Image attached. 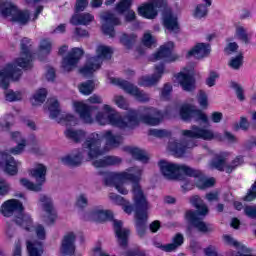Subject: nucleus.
I'll use <instances>...</instances> for the list:
<instances>
[{
  "instance_id": "49530a36",
  "label": "nucleus",
  "mask_w": 256,
  "mask_h": 256,
  "mask_svg": "<svg viewBox=\"0 0 256 256\" xmlns=\"http://www.w3.org/2000/svg\"><path fill=\"white\" fill-rule=\"evenodd\" d=\"M149 135L158 137V139H163L164 137H171V132L165 129H150Z\"/></svg>"
},
{
  "instance_id": "13d9d810",
  "label": "nucleus",
  "mask_w": 256,
  "mask_h": 256,
  "mask_svg": "<svg viewBox=\"0 0 256 256\" xmlns=\"http://www.w3.org/2000/svg\"><path fill=\"white\" fill-rule=\"evenodd\" d=\"M35 233L41 241H43L47 235V232L45 231V227L41 224H38L35 226Z\"/></svg>"
},
{
  "instance_id": "bb28decb",
  "label": "nucleus",
  "mask_w": 256,
  "mask_h": 256,
  "mask_svg": "<svg viewBox=\"0 0 256 256\" xmlns=\"http://www.w3.org/2000/svg\"><path fill=\"white\" fill-rule=\"evenodd\" d=\"M75 239H77V236L73 232H69L64 236V239L62 241L61 246V253L62 255H69L73 256L75 255Z\"/></svg>"
},
{
  "instance_id": "4be33fe9",
  "label": "nucleus",
  "mask_w": 256,
  "mask_h": 256,
  "mask_svg": "<svg viewBox=\"0 0 256 256\" xmlns=\"http://www.w3.org/2000/svg\"><path fill=\"white\" fill-rule=\"evenodd\" d=\"M173 42H168L167 44L160 47L158 52L153 56V61H161L163 59L166 63H172V61H177V55L173 54Z\"/></svg>"
},
{
  "instance_id": "e433bc0d",
  "label": "nucleus",
  "mask_w": 256,
  "mask_h": 256,
  "mask_svg": "<svg viewBox=\"0 0 256 256\" xmlns=\"http://www.w3.org/2000/svg\"><path fill=\"white\" fill-rule=\"evenodd\" d=\"M45 99H47V89L41 88L35 92L31 99V103L34 106L42 105V103H45Z\"/></svg>"
},
{
  "instance_id": "69168bd1",
  "label": "nucleus",
  "mask_w": 256,
  "mask_h": 256,
  "mask_svg": "<svg viewBox=\"0 0 256 256\" xmlns=\"http://www.w3.org/2000/svg\"><path fill=\"white\" fill-rule=\"evenodd\" d=\"M93 167L96 169H101L103 167H107V161L106 158L103 157L102 159H98L92 162Z\"/></svg>"
},
{
  "instance_id": "f03ea898",
  "label": "nucleus",
  "mask_w": 256,
  "mask_h": 256,
  "mask_svg": "<svg viewBox=\"0 0 256 256\" xmlns=\"http://www.w3.org/2000/svg\"><path fill=\"white\" fill-rule=\"evenodd\" d=\"M20 56L14 61L13 64H8L0 70V87L5 89L4 98L5 101L13 103L15 101H21L23 99V92L7 90L11 81H19L23 71L21 69L33 68V52H31V40L24 38L21 41ZM17 67H21L17 68Z\"/></svg>"
},
{
  "instance_id": "f257e3e1",
  "label": "nucleus",
  "mask_w": 256,
  "mask_h": 256,
  "mask_svg": "<svg viewBox=\"0 0 256 256\" xmlns=\"http://www.w3.org/2000/svg\"><path fill=\"white\" fill-rule=\"evenodd\" d=\"M73 105L83 123L91 125L96 121L98 125H112V127H118V129L135 127V125L139 124V121H143L146 125H159L165 117L163 112L153 107L144 108L142 113L130 110L126 116H122L115 112L113 107L104 104L102 111L97 112L94 118L93 110L97 109V107L85 104L84 102H74Z\"/></svg>"
},
{
  "instance_id": "4c0bfd02",
  "label": "nucleus",
  "mask_w": 256,
  "mask_h": 256,
  "mask_svg": "<svg viewBox=\"0 0 256 256\" xmlns=\"http://www.w3.org/2000/svg\"><path fill=\"white\" fill-rule=\"evenodd\" d=\"M78 89L82 95H91L95 91V82L91 80L83 82L78 86Z\"/></svg>"
},
{
  "instance_id": "680f3d73",
  "label": "nucleus",
  "mask_w": 256,
  "mask_h": 256,
  "mask_svg": "<svg viewBox=\"0 0 256 256\" xmlns=\"http://www.w3.org/2000/svg\"><path fill=\"white\" fill-rule=\"evenodd\" d=\"M89 5V0H77L76 1V11H85L87 6Z\"/></svg>"
},
{
  "instance_id": "774afa93",
  "label": "nucleus",
  "mask_w": 256,
  "mask_h": 256,
  "mask_svg": "<svg viewBox=\"0 0 256 256\" xmlns=\"http://www.w3.org/2000/svg\"><path fill=\"white\" fill-rule=\"evenodd\" d=\"M224 139L228 141V143H237L238 139L229 131L224 132Z\"/></svg>"
},
{
  "instance_id": "ea45409f",
  "label": "nucleus",
  "mask_w": 256,
  "mask_h": 256,
  "mask_svg": "<svg viewBox=\"0 0 256 256\" xmlns=\"http://www.w3.org/2000/svg\"><path fill=\"white\" fill-rule=\"evenodd\" d=\"M185 241V238L183 237V234L177 233L173 238H172V243L168 244V248L171 251H177L181 245H183Z\"/></svg>"
},
{
  "instance_id": "4468645a",
  "label": "nucleus",
  "mask_w": 256,
  "mask_h": 256,
  "mask_svg": "<svg viewBox=\"0 0 256 256\" xmlns=\"http://www.w3.org/2000/svg\"><path fill=\"white\" fill-rule=\"evenodd\" d=\"M39 207L44 211L43 221L46 225H53L57 221V212L53 207V199L47 195H41L38 201Z\"/></svg>"
},
{
  "instance_id": "aec40b11",
  "label": "nucleus",
  "mask_w": 256,
  "mask_h": 256,
  "mask_svg": "<svg viewBox=\"0 0 256 256\" xmlns=\"http://www.w3.org/2000/svg\"><path fill=\"white\" fill-rule=\"evenodd\" d=\"M164 73L165 65H156L154 73L151 76H142L138 80V84L140 85V87H153V85H157V83L161 81V77H163Z\"/></svg>"
},
{
  "instance_id": "09e8293b",
  "label": "nucleus",
  "mask_w": 256,
  "mask_h": 256,
  "mask_svg": "<svg viewBox=\"0 0 256 256\" xmlns=\"http://www.w3.org/2000/svg\"><path fill=\"white\" fill-rule=\"evenodd\" d=\"M105 159L107 167L121 165L123 163V159L119 156H105Z\"/></svg>"
},
{
  "instance_id": "0eeeda50",
  "label": "nucleus",
  "mask_w": 256,
  "mask_h": 256,
  "mask_svg": "<svg viewBox=\"0 0 256 256\" xmlns=\"http://www.w3.org/2000/svg\"><path fill=\"white\" fill-rule=\"evenodd\" d=\"M190 203L196 207L197 211L188 210L185 214V219L192 227H195L200 233H211L213 226L203 221V217L209 213V208L203 203L199 196H193Z\"/></svg>"
},
{
  "instance_id": "6ab92c4d",
  "label": "nucleus",
  "mask_w": 256,
  "mask_h": 256,
  "mask_svg": "<svg viewBox=\"0 0 256 256\" xmlns=\"http://www.w3.org/2000/svg\"><path fill=\"white\" fill-rule=\"evenodd\" d=\"M101 19L105 21L102 25L104 35L115 37V25H121V20L111 12H104L101 14Z\"/></svg>"
},
{
  "instance_id": "2f4dec72",
  "label": "nucleus",
  "mask_w": 256,
  "mask_h": 256,
  "mask_svg": "<svg viewBox=\"0 0 256 256\" xmlns=\"http://www.w3.org/2000/svg\"><path fill=\"white\" fill-rule=\"evenodd\" d=\"M14 221L16 225H19L26 231H33V219L29 214H25L22 211L14 218Z\"/></svg>"
},
{
  "instance_id": "e2e57ef3",
  "label": "nucleus",
  "mask_w": 256,
  "mask_h": 256,
  "mask_svg": "<svg viewBox=\"0 0 256 256\" xmlns=\"http://www.w3.org/2000/svg\"><path fill=\"white\" fill-rule=\"evenodd\" d=\"M88 103H91L92 105H101L103 103V98L101 96L94 94L88 98Z\"/></svg>"
},
{
  "instance_id": "0e129e2a",
  "label": "nucleus",
  "mask_w": 256,
  "mask_h": 256,
  "mask_svg": "<svg viewBox=\"0 0 256 256\" xmlns=\"http://www.w3.org/2000/svg\"><path fill=\"white\" fill-rule=\"evenodd\" d=\"M198 103L202 107H207V105H208V103H207V94L205 92H203V91L199 92Z\"/></svg>"
},
{
  "instance_id": "c85d7f7f",
  "label": "nucleus",
  "mask_w": 256,
  "mask_h": 256,
  "mask_svg": "<svg viewBox=\"0 0 256 256\" xmlns=\"http://www.w3.org/2000/svg\"><path fill=\"white\" fill-rule=\"evenodd\" d=\"M164 27L170 33H177L179 31V22L177 21V15L171 11H166L163 15Z\"/></svg>"
},
{
  "instance_id": "864d4df0",
  "label": "nucleus",
  "mask_w": 256,
  "mask_h": 256,
  "mask_svg": "<svg viewBox=\"0 0 256 256\" xmlns=\"http://www.w3.org/2000/svg\"><path fill=\"white\" fill-rule=\"evenodd\" d=\"M76 205L80 209H84V207H87V205H89V199L85 194H80L77 198Z\"/></svg>"
},
{
  "instance_id": "412c9836",
  "label": "nucleus",
  "mask_w": 256,
  "mask_h": 256,
  "mask_svg": "<svg viewBox=\"0 0 256 256\" xmlns=\"http://www.w3.org/2000/svg\"><path fill=\"white\" fill-rule=\"evenodd\" d=\"M194 75L193 70H184L176 75V81L182 87L183 91H194Z\"/></svg>"
},
{
  "instance_id": "f8f14e48",
  "label": "nucleus",
  "mask_w": 256,
  "mask_h": 256,
  "mask_svg": "<svg viewBox=\"0 0 256 256\" xmlns=\"http://www.w3.org/2000/svg\"><path fill=\"white\" fill-rule=\"evenodd\" d=\"M85 55L83 48H72L71 51L62 59L61 69L64 73H70L74 69H77V65L81 58Z\"/></svg>"
},
{
  "instance_id": "dca6fc26",
  "label": "nucleus",
  "mask_w": 256,
  "mask_h": 256,
  "mask_svg": "<svg viewBox=\"0 0 256 256\" xmlns=\"http://www.w3.org/2000/svg\"><path fill=\"white\" fill-rule=\"evenodd\" d=\"M167 2L165 0H150V2L144 3L138 7V15L144 17V19H155L158 13L156 9L166 7Z\"/></svg>"
},
{
  "instance_id": "a211bd4d",
  "label": "nucleus",
  "mask_w": 256,
  "mask_h": 256,
  "mask_svg": "<svg viewBox=\"0 0 256 256\" xmlns=\"http://www.w3.org/2000/svg\"><path fill=\"white\" fill-rule=\"evenodd\" d=\"M195 147L193 140H175L171 139L168 143V149L175 155V157H183L185 153H189V149Z\"/></svg>"
},
{
  "instance_id": "bf43d9fd",
  "label": "nucleus",
  "mask_w": 256,
  "mask_h": 256,
  "mask_svg": "<svg viewBox=\"0 0 256 256\" xmlns=\"http://www.w3.org/2000/svg\"><path fill=\"white\" fill-rule=\"evenodd\" d=\"M237 49H239V45L235 42H231L226 46L224 51L226 55H233V53L237 52Z\"/></svg>"
},
{
  "instance_id": "603ef678",
  "label": "nucleus",
  "mask_w": 256,
  "mask_h": 256,
  "mask_svg": "<svg viewBox=\"0 0 256 256\" xmlns=\"http://www.w3.org/2000/svg\"><path fill=\"white\" fill-rule=\"evenodd\" d=\"M142 43L144 47H153V45H155V38H153V35H151V33L146 32L144 33Z\"/></svg>"
},
{
  "instance_id": "c9c22d12",
  "label": "nucleus",
  "mask_w": 256,
  "mask_h": 256,
  "mask_svg": "<svg viewBox=\"0 0 256 256\" xmlns=\"http://www.w3.org/2000/svg\"><path fill=\"white\" fill-rule=\"evenodd\" d=\"M129 153L132 155L133 159H136V161H141V163L149 162L147 153L139 148H130Z\"/></svg>"
},
{
  "instance_id": "cd10ccee",
  "label": "nucleus",
  "mask_w": 256,
  "mask_h": 256,
  "mask_svg": "<svg viewBox=\"0 0 256 256\" xmlns=\"http://www.w3.org/2000/svg\"><path fill=\"white\" fill-rule=\"evenodd\" d=\"M2 160L4 161V171L7 175L13 176L19 173V165H21V162L15 161V158L7 152L2 153Z\"/></svg>"
},
{
  "instance_id": "58836bf2",
  "label": "nucleus",
  "mask_w": 256,
  "mask_h": 256,
  "mask_svg": "<svg viewBox=\"0 0 256 256\" xmlns=\"http://www.w3.org/2000/svg\"><path fill=\"white\" fill-rule=\"evenodd\" d=\"M137 40V35L135 34H122L120 37V43L124 45L126 49H131L133 47V43Z\"/></svg>"
},
{
  "instance_id": "39448f33",
  "label": "nucleus",
  "mask_w": 256,
  "mask_h": 256,
  "mask_svg": "<svg viewBox=\"0 0 256 256\" xmlns=\"http://www.w3.org/2000/svg\"><path fill=\"white\" fill-rule=\"evenodd\" d=\"M105 149L101 148V136L96 132L88 135L82 144V148L73 150L70 154L61 157L60 161L68 167H79L87 155L88 159H97L105 154Z\"/></svg>"
},
{
  "instance_id": "423d86ee",
  "label": "nucleus",
  "mask_w": 256,
  "mask_h": 256,
  "mask_svg": "<svg viewBox=\"0 0 256 256\" xmlns=\"http://www.w3.org/2000/svg\"><path fill=\"white\" fill-rule=\"evenodd\" d=\"M98 175H104V183L108 187H115V189L120 193L121 195H128L129 190L125 187V182L130 181V183H134L132 185V194L133 189H135V186L140 187L141 192L145 195V192H143V188H141V185L139 184V181H141V177H143V168L139 166H133L130 168H127L126 170L122 172H98ZM133 200V195H132Z\"/></svg>"
},
{
  "instance_id": "8fccbe9b",
  "label": "nucleus",
  "mask_w": 256,
  "mask_h": 256,
  "mask_svg": "<svg viewBox=\"0 0 256 256\" xmlns=\"http://www.w3.org/2000/svg\"><path fill=\"white\" fill-rule=\"evenodd\" d=\"M11 191V185L7 180L0 177V196H5Z\"/></svg>"
},
{
  "instance_id": "052dcab7",
  "label": "nucleus",
  "mask_w": 256,
  "mask_h": 256,
  "mask_svg": "<svg viewBox=\"0 0 256 256\" xmlns=\"http://www.w3.org/2000/svg\"><path fill=\"white\" fill-rule=\"evenodd\" d=\"M171 91H173V86H171V84H165L161 92L162 99H169V95H171Z\"/></svg>"
},
{
  "instance_id": "6e6552de",
  "label": "nucleus",
  "mask_w": 256,
  "mask_h": 256,
  "mask_svg": "<svg viewBox=\"0 0 256 256\" xmlns=\"http://www.w3.org/2000/svg\"><path fill=\"white\" fill-rule=\"evenodd\" d=\"M113 55V49L109 46L100 44L96 47V56L88 58L85 65L80 68V73L83 77H91L95 71L101 69V65L104 61L111 59Z\"/></svg>"
},
{
  "instance_id": "338daca9",
  "label": "nucleus",
  "mask_w": 256,
  "mask_h": 256,
  "mask_svg": "<svg viewBox=\"0 0 256 256\" xmlns=\"http://www.w3.org/2000/svg\"><path fill=\"white\" fill-rule=\"evenodd\" d=\"M206 199L210 203L213 201H219V192L214 191V192H210V193L206 194Z\"/></svg>"
},
{
  "instance_id": "72a5a7b5",
  "label": "nucleus",
  "mask_w": 256,
  "mask_h": 256,
  "mask_svg": "<svg viewBox=\"0 0 256 256\" xmlns=\"http://www.w3.org/2000/svg\"><path fill=\"white\" fill-rule=\"evenodd\" d=\"M26 247L29 256H43V243L37 240H28Z\"/></svg>"
},
{
  "instance_id": "7ed1b4c3",
  "label": "nucleus",
  "mask_w": 256,
  "mask_h": 256,
  "mask_svg": "<svg viewBox=\"0 0 256 256\" xmlns=\"http://www.w3.org/2000/svg\"><path fill=\"white\" fill-rule=\"evenodd\" d=\"M110 201L115 205L123 207L124 213L131 215L135 211L136 215V231L139 237H145V231L147 229L145 223H147V211H149V201L147 196L141 191V188L136 185L133 189V203L124 199L122 196L110 193L108 195Z\"/></svg>"
},
{
  "instance_id": "473e14b6",
  "label": "nucleus",
  "mask_w": 256,
  "mask_h": 256,
  "mask_svg": "<svg viewBox=\"0 0 256 256\" xmlns=\"http://www.w3.org/2000/svg\"><path fill=\"white\" fill-rule=\"evenodd\" d=\"M12 139L16 141L18 145L15 148H12L10 153H12V155H21V153H23V149H25L27 145V141H25V138H23V135L19 132H13Z\"/></svg>"
},
{
  "instance_id": "6e6d98bb",
  "label": "nucleus",
  "mask_w": 256,
  "mask_h": 256,
  "mask_svg": "<svg viewBox=\"0 0 256 256\" xmlns=\"http://www.w3.org/2000/svg\"><path fill=\"white\" fill-rule=\"evenodd\" d=\"M244 214L246 217H249V219H256V205L245 206Z\"/></svg>"
},
{
  "instance_id": "c03bdc74",
  "label": "nucleus",
  "mask_w": 256,
  "mask_h": 256,
  "mask_svg": "<svg viewBox=\"0 0 256 256\" xmlns=\"http://www.w3.org/2000/svg\"><path fill=\"white\" fill-rule=\"evenodd\" d=\"M236 37L243 43H249V34L247 33V29L243 26L236 27Z\"/></svg>"
},
{
  "instance_id": "2eb2a0df",
  "label": "nucleus",
  "mask_w": 256,
  "mask_h": 256,
  "mask_svg": "<svg viewBox=\"0 0 256 256\" xmlns=\"http://www.w3.org/2000/svg\"><path fill=\"white\" fill-rule=\"evenodd\" d=\"M112 83H114V85H119V87L124 89V91H126V93H129V95H132L133 97H135V99H137V101H140V103H147V101H149L151 99L149 94L145 93L144 91L139 90V88H137V86H135L125 80H121L119 78H113Z\"/></svg>"
},
{
  "instance_id": "b1692460",
  "label": "nucleus",
  "mask_w": 256,
  "mask_h": 256,
  "mask_svg": "<svg viewBox=\"0 0 256 256\" xmlns=\"http://www.w3.org/2000/svg\"><path fill=\"white\" fill-rule=\"evenodd\" d=\"M100 136V149H103L101 147V143L103 139L106 141V147L107 151L109 149H116V147H119L123 143V137L121 135H115L111 130L104 131L101 135L96 133Z\"/></svg>"
},
{
  "instance_id": "f3484780",
  "label": "nucleus",
  "mask_w": 256,
  "mask_h": 256,
  "mask_svg": "<svg viewBox=\"0 0 256 256\" xmlns=\"http://www.w3.org/2000/svg\"><path fill=\"white\" fill-rule=\"evenodd\" d=\"M183 121H195L196 123H209V118L203 111L195 109L191 105H183L180 109Z\"/></svg>"
},
{
  "instance_id": "5701e85b",
  "label": "nucleus",
  "mask_w": 256,
  "mask_h": 256,
  "mask_svg": "<svg viewBox=\"0 0 256 256\" xmlns=\"http://www.w3.org/2000/svg\"><path fill=\"white\" fill-rule=\"evenodd\" d=\"M23 211V204L19 200H7L2 204L1 207V213L4 215V217H12L14 215L17 217L18 215H21V212Z\"/></svg>"
},
{
  "instance_id": "37998d69",
  "label": "nucleus",
  "mask_w": 256,
  "mask_h": 256,
  "mask_svg": "<svg viewBox=\"0 0 256 256\" xmlns=\"http://www.w3.org/2000/svg\"><path fill=\"white\" fill-rule=\"evenodd\" d=\"M229 67L234 70L241 69V66L243 65V54L240 53L236 57L231 58L230 62L228 63Z\"/></svg>"
},
{
  "instance_id": "1a4fd4ad",
  "label": "nucleus",
  "mask_w": 256,
  "mask_h": 256,
  "mask_svg": "<svg viewBox=\"0 0 256 256\" xmlns=\"http://www.w3.org/2000/svg\"><path fill=\"white\" fill-rule=\"evenodd\" d=\"M47 103L51 119H55L57 123L66 127H75L77 125L78 120L73 114L61 112L59 101L56 98H50Z\"/></svg>"
},
{
  "instance_id": "79ce46f5",
  "label": "nucleus",
  "mask_w": 256,
  "mask_h": 256,
  "mask_svg": "<svg viewBox=\"0 0 256 256\" xmlns=\"http://www.w3.org/2000/svg\"><path fill=\"white\" fill-rule=\"evenodd\" d=\"M210 169H217L218 171H223L225 168V157L221 155H216L215 158L209 164Z\"/></svg>"
},
{
  "instance_id": "9b49d317",
  "label": "nucleus",
  "mask_w": 256,
  "mask_h": 256,
  "mask_svg": "<svg viewBox=\"0 0 256 256\" xmlns=\"http://www.w3.org/2000/svg\"><path fill=\"white\" fill-rule=\"evenodd\" d=\"M2 15L20 25H27L29 23V11H20L17 9V6L11 3L5 4V7L2 9Z\"/></svg>"
},
{
  "instance_id": "5fc2aeb1",
  "label": "nucleus",
  "mask_w": 256,
  "mask_h": 256,
  "mask_svg": "<svg viewBox=\"0 0 256 256\" xmlns=\"http://www.w3.org/2000/svg\"><path fill=\"white\" fill-rule=\"evenodd\" d=\"M219 79V74L217 72H210L208 78L206 79V85L208 87H215V82Z\"/></svg>"
},
{
  "instance_id": "3c124183",
  "label": "nucleus",
  "mask_w": 256,
  "mask_h": 256,
  "mask_svg": "<svg viewBox=\"0 0 256 256\" xmlns=\"http://www.w3.org/2000/svg\"><path fill=\"white\" fill-rule=\"evenodd\" d=\"M113 101L120 109H129V103H127V100L123 96H115Z\"/></svg>"
},
{
  "instance_id": "a19ab883",
  "label": "nucleus",
  "mask_w": 256,
  "mask_h": 256,
  "mask_svg": "<svg viewBox=\"0 0 256 256\" xmlns=\"http://www.w3.org/2000/svg\"><path fill=\"white\" fill-rule=\"evenodd\" d=\"M207 4H198L193 12V17L195 19H203L207 17V14L209 13V10L207 9Z\"/></svg>"
},
{
  "instance_id": "ddd939ff",
  "label": "nucleus",
  "mask_w": 256,
  "mask_h": 256,
  "mask_svg": "<svg viewBox=\"0 0 256 256\" xmlns=\"http://www.w3.org/2000/svg\"><path fill=\"white\" fill-rule=\"evenodd\" d=\"M184 137L189 139H203L204 141H212V139H221V134L213 132V130L199 128L193 125L190 130H182Z\"/></svg>"
},
{
  "instance_id": "7c9ffc66",
  "label": "nucleus",
  "mask_w": 256,
  "mask_h": 256,
  "mask_svg": "<svg viewBox=\"0 0 256 256\" xmlns=\"http://www.w3.org/2000/svg\"><path fill=\"white\" fill-rule=\"evenodd\" d=\"M64 135L67 139L73 141L74 143H81V141H84V139L87 137V132L81 129L67 128Z\"/></svg>"
},
{
  "instance_id": "4d7b16f0",
  "label": "nucleus",
  "mask_w": 256,
  "mask_h": 256,
  "mask_svg": "<svg viewBox=\"0 0 256 256\" xmlns=\"http://www.w3.org/2000/svg\"><path fill=\"white\" fill-rule=\"evenodd\" d=\"M232 87L233 89H235L237 99H239V101H245V94L243 92V87H241V85L237 83H232Z\"/></svg>"
},
{
  "instance_id": "f704fd0d",
  "label": "nucleus",
  "mask_w": 256,
  "mask_h": 256,
  "mask_svg": "<svg viewBox=\"0 0 256 256\" xmlns=\"http://www.w3.org/2000/svg\"><path fill=\"white\" fill-rule=\"evenodd\" d=\"M94 19L95 17L90 13L75 14L71 18L70 23L72 25H89Z\"/></svg>"
},
{
  "instance_id": "c756f323",
  "label": "nucleus",
  "mask_w": 256,
  "mask_h": 256,
  "mask_svg": "<svg viewBox=\"0 0 256 256\" xmlns=\"http://www.w3.org/2000/svg\"><path fill=\"white\" fill-rule=\"evenodd\" d=\"M211 53V46L205 43H198L188 52V57L203 59Z\"/></svg>"
},
{
  "instance_id": "393cba45",
  "label": "nucleus",
  "mask_w": 256,
  "mask_h": 256,
  "mask_svg": "<svg viewBox=\"0 0 256 256\" xmlns=\"http://www.w3.org/2000/svg\"><path fill=\"white\" fill-rule=\"evenodd\" d=\"M113 227L120 247H127V241L130 233L129 229L123 227V222L121 220H114Z\"/></svg>"
},
{
  "instance_id": "a18cd8bd",
  "label": "nucleus",
  "mask_w": 256,
  "mask_h": 256,
  "mask_svg": "<svg viewBox=\"0 0 256 256\" xmlns=\"http://www.w3.org/2000/svg\"><path fill=\"white\" fill-rule=\"evenodd\" d=\"M133 5V0H121L117 5H116V10L118 13L123 15L125 11H129L131 9V6Z\"/></svg>"
},
{
  "instance_id": "9d476101",
  "label": "nucleus",
  "mask_w": 256,
  "mask_h": 256,
  "mask_svg": "<svg viewBox=\"0 0 256 256\" xmlns=\"http://www.w3.org/2000/svg\"><path fill=\"white\" fill-rule=\"evenodd\" d=\"M31 176L36 179L37 184L22 178L20 179V185L25 187L29 191L39 192L42 189L43 183H45V177L47 175V167L43 164H37L31 171Z\"/></svg>"
},
{
  "instance_id": "a878e982",
  "label": "nucleus",
  "mask_w": 256,
  "mask_h": 256,
  "mask_svg": "<svg viewBox=\"0 0 256 256\" xmlns=\"http://www.w3.org/2000/svg\"><path fill=\"white\" fill-rule=\"evenodd\" d=\"M88 219L103 223V221L113 219V212L103 209V206H96L88 213Z\"/></svg>"
},
{
  "instance_id": "de8ad7c7",
  "label": "nucleus",
  "mask_w": 256,
  "mask_h": 256,
  "mask_svg": "<svg viewBox=\"0 0 256 256\" xmlns=\"http://www.w3.org/2000/svg\"><path fill=\"white\" fill-rule=\"evenodd\" d=\"M53 44L49 39H43L40 42V53H44L45 55H49L51 53Z\"/></svg>"
},
{
  "instance_id": "20e7f679",
  "label": "nucleus",
  "mask_w": 256,
  "mask_h": 256,
  "mask_svg": "<svg viewBox=\"0 0 256 256\" xmlns=\"http://www.w3.org/2000/svg\"><path fill=\"white\" fill-rule=\"evenodd\" d=\"M159 168L162 175L166 179H183V177H193L194 183L198 189H209L215 185V179L207 178L204 174L196 169L185 164H175L166 160L159 162Z\"/></svg>"
}]
</instances>
